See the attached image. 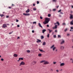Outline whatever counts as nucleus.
Listing matches in <instances>:
<instances>
[{
	"label": "nucleus",
	"instance_id": "nucleus-1",
	"mask_svg": "<svg viewBox=\"0 0 73 73\" xmlns=\"http://www.w3.org/2000/svg\"><path fill=\"white\" fill-rule=\"evenodd\" d=\"M49 19H46L45 21L43 22V24H46L48 23L49 21Z\"/></svg>",
	"mask_w": 73,
	"mask_h": 73
},
{
	"label": "nucleus",
	"instance_id": "nucleus-2",
	"mask_svg": "<svg viewBox=\"0 0 73 73\" xmlns=\"http://www.w3.org/2000/svg\"><path fill=\"white\" fill-rule=\"evenodd\" d=\"M25 65V62L23 61H22L21 62L19 65V66H21V65Z\"/></svg>",
	"mask_w": 73,
	"mask_h": 73
},
{
	"label": "nucleus",
	"instance_id": "nucleus-3",
	"mask_svg": "<svg viewBox=\"0 0 73 73\" xmlns=\"http://www.w3.org/2000/svg\"><path fill=\"white\" fill-rule=\"evenodd\" d=\"M44 65H46V64H49V62H48V61H45V60H44Z\"/></svg>",
	"mask_w": 73,
	"mask_h": 73
},
{
	"label": "nucleus",
	"instance_id": "nucleus-4",
	"mask_svg": "<svg viewBox=\"0 0 73 73\" xmlns=\"http://www.w3.org/2000/svg\"><path fill=\"white\" fill-rule=\"evenodd\" d=\"M7 27V25L4 24L3 25V26H2V28H5L6 27Z\"/></svg>",
	"mask_w": 73,
	"mask_h": 73
},
{
	"label": "nucleus",
	"instance_id": "nucleus-5",
	"mask_svg": "<svg viewBox=\"0 0 73 73\" xmlns=\"http://www.w3.org/2000/svg\"><path fill=\"white\" fill-rule=\"evenodd\" d=\"M65 43V40H64V39H62V41L61 42V44H64V43Z\"/></svg>",
	"mask_w": 73,
	"mask_h": 73
},
{
	"label": "nucleus",
	"instance_id": "nucleus-6",
	"mask_svg": "<svg viewBox=\"0 0 73 73\" xmlns=\"http://www.w3.org/2000/svg\"><path fill=\"white\" fill-rule=\"evenodd\" d=\"M23 15L25 16H29V15H30V14L29 13H23Z\"/></svg>",
	"mask_w": 73,
	"mask_h": 73
},
{
	"label": "nucleus",
	"instance_id": "nucleus-7",
	"mask_svg": "<svg viewBox=\"0 0 73 73\" xmlns=\"http://www.w3.org/2000/svg\"><path fill=\"white\" fill-rule=\"evenodd\" d=\"M60 49H61V50H63V49H64L65 47L64 46H60Z\"/></svg>",
	"mask_w": 73,
	"mask_h": 73
},
{
	"label": "nucleus",
	"instance_id": "nucleus-8",
	"mask_svg": "<svg viewBox=\"0 0 73 73\" xmlns=\"http://www.w3.org/2000/svg\"><path fill=\"white\" fill-rule=\"evenodd\" d=\"M38 25L39 27H40V28H42V26H41V24H40V23H38Z\"/></svg>",
	"mask_w": 73,
	"mask_h": 73
},
{
	"label": "nucleus",
	"instance_id": "nucleus-9",
	"mask_svg": "<svg viewBox=\"0 0 73 73\" xmlns=\"http://www.w3.org/2000/svg\"><path fill=\"white\" fill-rule=\"evenodd\" d=\"M48 31H49V33H50L52 32L53 31V30H51L50 29H48Z\"/></svg>",
	"mask_w": 73,
	"mask_h": 73
},
{
	"label": "nucleus",
	"instance_id": "nucleus-10",
	"mask_svg": "<svg viewBox=\"0 0 73 73\" xmlns=\"http://www.w3.org/2000/svg\"><path fill=\"white\" fill-rule=\"evenodd\" d=\"M65 65V63H62L60 64V66H64V65Z\"/></svg>",
	"mask_w": 73,
	"mask_h": 73
},
{
	"label": "nucleus",
	"instance_id": "nucleus-11",
	"mask_svg": "<svg viewBox=\"0 0 73 73\" xmlns=\"http://www.w3.org/2000/svg\"><path fill=\"white\" fill-rule=\"evenodd\" d=\"M53 29H57V25H55V27H53Z\"/></svg>",
	"mask_w": 73,
	"mask_h": 73
},
{
	"label": "nucleus",
	"instance_id": "nucleus-12",
	"mask_svg": "<svg viewBox=\"0 0 73 73\" xmlns=\"http://www.w3.org/2000/svg\"><path fill=\"white\" fill-rule=\"evenodd\" d=\"M18 56V55H17V54H14V56L15 57H17Z\"/></svg>",
	"mask_w": 73,
	"mask_h": 73
},
{
	"label": "nucleus",
	"instance_id": "nucleus-13",
	"mask_svg": "<svg viewBox=\"0 0 73 73\" xmlns=\"http://www.w3.org/2000/svg\"><path fill=\"white\" fill-rule=\"evenodd\" d=\"M54 48V45H53L51 47H50V49H53Z\"/></svg>",
	"mask_w": 73,
	"mask_h": 73
},
{
	"label": "nucleus",
	"instance_id": "nucleus-14",
	"mask_svg": "<svg viewBox=\"0 0 73 73\" xmlns=\"http://www.w3.org/2000/svg\"><path fill=\"white\" fill-rule=\"evenodd\" d=\"M42 45H46V42H43Z\"/></svg>",
	"mask_w": 73,
	"mask_h": 73
},
{
	"label": "nucleus",
	"instance_id": "nucleus-15",
	"mask_svg": "<svg viewBox=\"0 0 73 73\" xmlns=\"http://www.w3.org/2000/svg\"><path fill=\"white\" fill-rule=\"evenodd\" d=\"M70 19H72L73 18V15L72 14H70Z\"/></svg>",
	"mask_w": 73,
	"mask_h": 73
},
{
	"label": "nucleus",
	"instance_id": "nucleus-16",
	"mask_svg": "<svg viewBox=\"0 0 73 73\" xmlns=\"http://www.w3.org/2000/svg\"><path fill=\"white\" fill-rule=\"evenodd\" d=\"M46 31V30L45 29H43L42 30V33H44V32H45Z\"/></svg>",
	"mask_w": 73,
	"mask_h": 73
},
{
	"label": "nucleus",
	"instance_id": "nucleus-17",
	"mask_svg": "<svg viewBox=\"0 0 73 73\" xmlns=\"http://www.w3.org/2000/svg\"><path fill=\"white\" fill-rule=\"evenodd\" d=\"M68 28H66V29H65L64 30V32H67V31H68Z\"/></svg>",
	"mask_w": 73,
	"mask_h": 73
},
{
	"label": "nucleus",
	"instance_id": "nucleus-18",
	"mask_svg": "<svg viewBox=\"0 0 73 73\" xmlns=\"http://www.w3.org/2000/svg\"><path fill=\"white\" fill-rule=\"evenodd\" d=\"M30 11V10H29V9H28L26 11V13H28Z\"/></svg>",
	"mask_w": 73,
	"mask_h": 73
},
{
	"label": "nucleus",
	"instance_id": "nucleus-19",
	"mask_svg": "<svg viewBox=\"0 0 73 73\" xmlns=\"http://www.w3.org/2000/svg\"><path fill=\"white\" fill-rule=\"evenodd\" d=\"M45 60H42L40 62V63H42V62H44Z\"/></svg>",
	"mask_w": 73,
	"mask_h": 73
},
{
	"label": "nucleus",
	"instance_id": "nucleus-20",
	"mask_svg": "<svg viewBox=\"0 0 73 73\" xmlns=\"http://www.w3.org/2000/svg\"><path fill=\"white\" fill-rule=\"evenodd\" d=\"M37 42H41V40H38L36 41Z\"/></svg>",
	"mask_w": 73,
	"mask_h": 73
},
{
	"label": "nucleus",
	"instance_id": "nucleus-21",
	"mask_svg": "<svg viewBox=\"0 0 73 73\" xmlns=\"http://www.w3.org/2000/svg\"><path fill=\"white\" fill-rule=\"evenodd\" d=\"M39 50L41 52H44V50H42V49H39Z\"/></svg>",
	"mask_w": 73,
	"mask_h": 73
},
{
	"label": "nucleus",
	"instance_id": "nucleus-22",
	"mask_svg": "<svg viewBox=\"0 0 73 73\" xmlns=\"http://www.w3.org/2000/svg\"><path fill=\"white\" fill-rule=\"evenodd\" d=\"M70 24L71 25H73V21H72L71 22H70Z\"/></svg>",
	"mask_w": 73,
	"mask_h": 73
},
{
	"label": "nucleus",
	"instance_id": "nucleus-23",
	"mask_svg": "<svg viewBox=\"0 0 73 73\" xmlns=\"http://www.w3.org/2000/svg\"><path fill=\"white\" fill-rule=\"evenodd\" d=\"M56 24H57L58 25H60V23H59V22H57L56 23H54V24L55 25Z\"/></svg>",
	"mask_w": 73,
	"mask_h": 73
},
{
	"label": "nucleus",
	"instance_id": "nucleus-24",
	"mask_svg": "<svg viewBox=\"0 0 73 73\" xmlns=\"http://www.w3.org/2000/svg\"><path fill=\"white\" fill-rule=\"evenodd\" d=\"M40 37H41V39H43V38H44V36L42 35Z\"/></svg>",
	"mask_w": 73,
	"mask_h": 73
},
{
	"label": "nucleus",
	"instance_id": "nucleus-25",
	"mask_svg": "<svg viewBox=\"0 0 73 73\" xmlns=\"http://www.w3.org/2000/svg\"><path fill=\"white\" fill-rule=\"evenodd\" d=\"M41 56H42V54H38V56H39V57H41Z\"/></svg>",
	"mask_w": 73,
	"mask_h": 73
},
{
	"label": "nucleus",
	"instance_id": "nucleus-26",
	"mask_svg": "<svg viewBox=\"0 0 73 73\" xmlns=\"http://www.w3.org/2000/svg\"><path fill=\"white\" fill-rule=\"evenodd\" d=\"M37 62L36 61H34L33 62V64H36Z\"/></svg>",
	"mask_w": 73,
	"mask_h": 73
},
{
	"label": "nucleus",
	"instance_id": "nucleus-27",
	"mask_svg": "<svg viewBox=\"0 0 73 73\" xmlns=\"http://www.w3.org/2000/svg\"><path fill=\"white\" fill-rule=\"evenodd\" d=\"M62 25H64V26H65L66 25V24L65 23H62Z\"/></svg>",
	"mask_w": 73,
	"mask_h": 73
},
{
	"label": "nucleus",
	"instance_id": "nucleus-28",
	"mask_svg": "<svg viewBox=\"0 0 73 73\" xmlns=\"http://www.w3.org/2000/svg\"><path fill=\"white\" fill-rule=\"evenodd\" d=\"M4 16V14H2V15L0 14V16H1V17H3Z\"/></svg>",
	"mask_w": 73,
	"mask_h": 73
},
{
	"label": "nucleus",
	"instance_id": "nucleus-29",
	"mask_svg": "<svg viewBox=\"0 0 73 73\" xmlns=\"http://www.w3.org/2000/svg\"><path fill=\"white\" fill-rule=\"evenodd\" d=\"M19 60H23V58H19Z\"/></svg>",
	"mask_w": 73,
	"mask_h": 73
},
{
	"label": "nucleus",
	"instance_id": "nucleus-30",
	"mask_svg": "<svg viewBox=\"0 0 73 73\" xmlns=\"http://www.w3.org/2000/svg\"><path fill=\"white\" fill-rule=\"evenodd\" d=\"M56 47H54V48L52 49V50H53V51H54V50H55V49H56Z\"/></svg>",
	"mask_w": 73,
	"mask_h": 73
},
{
	"label": "nucleus",
	"instance_id": "nucleus-31",
	"mask_svg": "<svg viewBox=\"0 0 73 73\" xmlns=\"http://www.w3.org/2000/svg\"><path fill=\"white\" fill-rule=\"evenodd\" d=\"M27 53H30V52H31V51H30V50H27Z\"/></svg>",
	"mask_w": 73,
	"mask_h": 73
},
{
	"label": "nucleus",
	"instance_id": "nucleus-32",
	"mask_svg": "<svg viewBox=\"0 0 73 73\" xmlns=\"http://www.w3.org/2000/svg\"><path fill=\"white\" fill-rule=\"evenodd\" d=\"M58 38H61V35H58Z\"/></svg>",
	"mask_w": 73,
	"mask_h": 73
},
{
	"label": "nucleus",
	"instance_id": "nucleus-33",
	"mask_svg": "<svg viewBox=\"0 0 73 73\" xmlns=\"http://www.w3.org/2000/svg\"><path fill=\"white\" fill-rule=\"evenodd\" d=\"M51 16V15H50V14H48V17H50Z\"/></svg>",
	"mask_w": 73,
	"mask_h": 73
},
{
	"label": "nucleus",
	"instance_id": "nucleus-34",
	"mask_svg": "<svg viewBox=\"0 0 73 73\" xmlns=\"http://www.w3.org/2000/svg\"><path fill=\"white\" fill-rule=\"evenodd\" d=\"M36 24V22H33V24Z\"/></svg>",
	"mask_w": 73,
	"mask_h": 73
},
{
	"label": "nucleus",
	"instance_id": "nucleus-35",
	"mask_svg": "<svg viewBox=\"0 0 73 73\" xmlns=\"http://www.w3.org/2000/svg\"><path fill=\"white\" fill-rule=\"evenodd\" d=\"M53 64H57V62H54Z\"/></svg>",
	"mask_w": 73,
	"mask_h": 73
},
{
	"label": "nucleus",
	"instance_id": "nucleus-36",
	"mask_svg": "<svg viewBox=\"0 0 73 73\" xmlns=\"http://www.w3.org/2000/svg\"><path fill=\"white\" fill-rule=\"evenodd\" d=\"M53 11H56V9H53Z\"/></svg>",
	"mask_w": 73,
	"mask_h": 73
},
{
	"label": "nucleus",
	"instance_id": "nucleus-37",
	"mask_svg": "<svg viewBox=\"0 0 73 73\" xmlns=\"http://www.w3.org/2000/svg\"><path fill=\"white\" fill-rule=\"evenodd\" d=\"M47 37H48V38H49V34L48 33V35H47Z\"/></svg>",
	"mask_w": 73,
	"mask_h": 73
},
{
	"label": "nucleus",
	"instance_id": "nucleus-38",
	"mask_svg": "<svg viewBox=\"0 0 73 73\" xmlns=\"http://www.w3.org/2000/svg\"><path fill=\"white\" fill-rule=\"evenodd\" d=\"M33 10H34V11H36V9L35 8H33Z\"/></svg>",
	"mask_w": 73,
	"mask_h": 73
},
{
	"label": "nucleus",
	"instance_id": "nucleus-39",
	"mask_svg": "<svg viewBox=\"0 0 73 73\" xmlns=\"http://www.w3.org/2000/svg\"><path fill=\"white\" fill-rule=\"evenodd\" d=\"M56 1H57V0H53V1L54 2H56Z\"/></svg>",
	"mask_w": 73,
	"mask_h": 73
},
{
	"label": "nucleus",
	"instance_id": "nucleus-40",
	"mask_svg": "<svg viewBox=\"0 0 73 73\" xmlns=\"http://www.w3.org/2000/svg\"><path fill=\"white\" fill-rule=\"evenodd\" d=\"M54 38H56V35H54Z\"/></svg>",
	"mask_w": 73,
	"mask_h": 73
},
{
	"label": "nucleus",
	"instance_id": "nucleus-41",
	"mask_svg": "<svg viewBox=\"0 0 73 73\" xmlns=\"http://www.w3.org/2000/svg\"><path fill=\"white\" fill-rule=\"evenodd\" d=\"M68 36H69V35H70V34L68 33L67 34Z\"/></svg>",
	"mask_w": 73,
	"mask_h": 73
},
{
	"label": "nucleus",
	"instance_id": "nucleus-42",
	"mask_svg": "<svg viewBox=\"0 0 73 73\" xmlns=\"http://www.w3.org/2000/svg\"><path fill=\"white\" fill-rule=\"evenodd\" d=\"M61 10H60L59 11H58V12H61Z\"/></svg>",
	"mask_w": 73,
	"mask_h": 73
},
{
	"label": "nucleus",
	"instance_id": "nucleus-43",
	"mask_svg": "<svg viewBox=\"0 0 73 73\" xmlns=\"http://www.w3.org/2000/svg\"><path fill=\"white\" fill-rule=\"evenodd\" d=\"M9 16L8 15L6 16V18H9Z\"/></svg>",
	"mask_w": 73,
	"mask_h": 73
},
{
	"label": "nucleus",
	"instance_id": "nucleus-44",
	"mask_svg": "<svg viewBox=\"0 0 73 73\" xmlns=\"http://www.w3.org/2000/svg\"><path fill=\"white\" fill-rule=\"evenodd\" d=\"M56 72H59V71L58 70H56Z\"/></svg>",
	"mask_w": 73,
	"mask_h": 73
},
{
	"label": "nucleus",
	"instance_id": "nucleus-45",
	"mask_svg": "<svg viewBox=\"0 0 73 73\" xmlns=\"http://www.w3.org/2000/svg\"><path fill=\"white\" fill-rule=\"evenodd\" d=\"M37 4H39V1H37Z\"/></svg>",
	"mask_w": 73,
	"mask_h": 73
},
{
	"label": "nucleus",
	"instance_id": "nucleus-46",
	"mask_svg": "<svg viewBox=\"0 0 73 73\" xmlns=\"http://www.w3.org/2000/svg\"><path fill=\"white\" fill-rule=\"evenodd\" d=\"M16 22H19V20H17V19H16Z\"/></svg>",
	"mask_w": 73,
	"mask_h": 73
},
{
	"label": "nucleus",
	"instance_id": "nucleus-47",
	"mask_svg": "<svg viewBox=\"0 0 73 73\" xmlns=\"http://www.w3.org/2000/svg\"><path fill=\"white\" fill-rule=\"evenodd\" d=\"M1 61H4V59L3 58H1Z\"/></svg>",
	"mask_w": 73,
	"mask_h": 73
},
{
	"label": "nucleus",
	"instance_id": "nucleus-48",
	"mask_svg": "<svg viewBox=\"0 0 73 73\" xmlns=\"http://www.w3.org/2000/svg\"><path fill=\"white\" fill-rule=\"evenodd\" d=\"M32 33H34V32H35V31H34V30H32Z\"/></svg>",
	"mask_w": 73,
	"mask_h": 73
},
{
	"label": "nucleus",
	"instance_id": "nucleus-49",
	"mask_svg": "<svg viewBox=\"0 0 73 73\" xmlns=\"http://www.w3.org/2000/svg\"><path fill=\"white\" fill-rule=\"evenodd\" d=\"M71 29H73V27H71Z\"/></svg>",
	"mask_w": 73,
	"mask_h": 73
},
{
	"label": "nucleus",
	"instance_id": "nucleus-50",
	"mask_svg": "<svg viewBox=\"0 0 73 73\" xmlns=\"http://www.w3.org/2000/svg\"><path fill=\"white\" fill-rule=\"evenodd\" d=\"M17 27H20V25H17Z\"/></svg>",
	"mask_w": 73,
	"mask_h": 73
},
{
	"label": "nucleus",
	"instance_id": "nucleus-51",
	"mask_svg": "<svg viewBox=\"0 0 73 73\" xmlns=\"http://www.w3.org/2000/svg\"><path fill=\"white\" fill-rule=\"evenodd\" d=\"M47 27H49V25H47Z\"/></svg>",
	"mask_w": 73,
	"mask_h": 73
},
{
	"label": "nucleus",
	"instance_id": "nucleus-52",
	"mask_svg": "<svg viewBox=\"0 0 73 73\" xmlns=\"http://www.w3.org/2000/svg\"><path fill=\"white\" fill-rule=\"evenodd\" d=\"M70 31H71L72 32V31H73L72 30V29H71L70 30Z\"/></svg>",
	"mask_w": 73,
	"mask_h": 73
},
{
	"label": "nucleus",
	"instance_id": "nucleus-53",
	"mask_svg": "<svg viewBox=\"0 0 73 73\" xmlns=\"http://www.w3.org/2000/svg\"><path fill=\"white\" fill-rule=\"evenodd\" d=\"M51 71H53V70L52 69H51Z\"/></svg>",
	"mask_w": 73,
	"mask_h": 73
},
{
	"label": "nucleus",
	"instance_id": "nucleus-54",
	"mask_svg": "<svg viewBox=\"0 0 73 73\" xmlns=\"http://www.w3.org/2000/svg\"><path fill=\"white\" fill-rule=\"evenodd\" d=\"M60 13L61 14H62V15L63 14H64V13H62V12H60Z\"/></svg>",
	"mask_w": 73,
	"mask_h": 73
},
{
	"label": "nucleus",
	"instance_id": "nucleus-55",
	"mask_svg": "<svg viewBox=\"0 0 73 73\" xmlns=\"http://www.w3.org/2000/svg\"><path fill=\"white\" fill-rule=\"evenodd\" d=\"M55 32H57V30H55Z\"/></svg>",
	"mask_w": 73,
	"mask_h": 73
},
{
	"label": "nucleus",
	"instance_id": "nucleus-56",
	"mask_svg": "<svg viewBox=\"0 0 73 73\" xmlns=\"http://www.w3.org/2000/svg\"><path fill=\"white\" fill-rule=\"evenodd\" d=\"M57 49H55V51L57 52Z\"/></svg>",
	"mask_w": 73,
	"mask_h": 73
},
{
	"label": "nucleus",
	"instance_id": "nucleus-57",
	"mask_svg": "<svg viewBox=\"0 0 73 73\" xmlns=\"http://www.w3.org/2000/svg\"><path fill=\"white\" fill-rule=\"evenodd\" d=\"M12 6H15V5L13 4H12Z\"/></svg>",
	"mask_w": 73,
	"mask_h": 73
},
{
	"label": "nucleus",
	"instance_id": "nucleus-58",
	"mask_svg": "<svg viewBox=\"0 0 73 73\" xmlns=\"http://www.w3.org/2000/svg\"><path fill=\"white\" fill-rule=\"evenodd\" d=\"M49 11H50V12H51V11H52V10H51V9H50Z\"/></svg>",
	"mask_w": 73,
	"mask_h": 73
},
{
	"label": "nucleus",
	"instance_id": "nucleus-59",
	"mask_svg": "<svg viewBox=\"0 0 73 73\" xmlns=\"http://www.w3.org/2000/svg\"><path fill=\"white\" fill-rule=\"evenodd\" d=\"M9 8L10 9H11V7H9Z\"/></svg>",
	"mask_w": 73,
	"mask_h": 73
},
{
	"label": "nucleus",
	"instance_id": "nucleus-60",
	"mask_svg": "<svg viewBox=\"0 0 73 73\" xmlns=\"http://www.w3.org/2000/svg\"><path fill=\"white\" fill-rule=\"evenodd\" d=\"M33 6H35V4H33Z\"/></svg>",
	"mask_w": 73,
	"mask_h": 73
},
{
	"label": "nucleus",
	"instance_id": "nucleus-61",
	"mask_svg": "<svg viewBox=\"0 0 73 73\" xmlns=\"http://www.w3.org/2000/svg\"><path fill=\"white\" fill-rule=\"evenodd\" d=\"M12 33V32H11V33H9V35H10V34H11V33Z\"/></svg>",
	"mask_w": 73,
	"mask_h": 73
},
{
	"label": "nucleus",
	"instance_id": "nucleus-62",
	"mask_svg": "<svg viewBox=\"0 0 73 73\" xmlns=\"http://www.w3.org/2000/svg\"><path fill=\"white\" fill-rule=\"evenodd\" d=\"M40 19H42V17H40Z\"/></svg>",
	"mask_w": 73,
	"mask_h": 73
},
{
	"label": "nucleus",
	"instance_id": "nucleus-63",
	"mask_svg": "<svg viewBox=\"0 0 73 73\" xmlns=\"http://www.w3.org/2000/svg\"><path fill=\"white\" fill-rule=\"evenodd\" d=\"M58 7H59V6H57V7H56L57 8H58Z\"/></svg>",
	"mask_w": 73,
	"mask_h": 73
},
{
	"label": "nucleus",
	"instance_id": "nucleus-64",
	"mask_svg": "<svg viewBox=\"0 0 73 73\" xmlns=\"http://www.w3.org/2000/svg\"><path fill=\"white\" fill-rule=\"evenodd\" d=\"M19 38H20V37H18V38H17V39H19Z\"/></svg>",
	"mask_w": 73,
	"mask_h": 73
}]
</instances>
